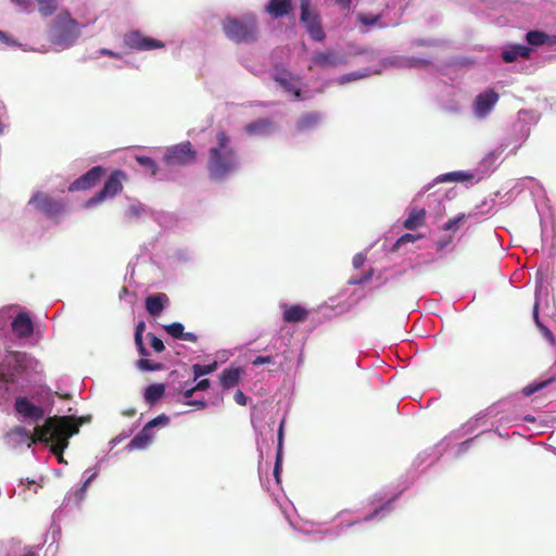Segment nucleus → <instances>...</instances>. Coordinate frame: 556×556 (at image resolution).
I'll use <instances>...</instances> for the list:
<instances>
[{
  "label": "nucleus",
  "instance_id": "obj_24",
  "mask_svg": "<svg viewBox=\"0 0 556 556\" xmlns=\"http://www.w3.org/2000/svg\"><path fill=\"white\" fill-rule=\"evenodd\" d=\"M530 53L531 49L529 47L523 45H515L502 52V59L506 63H511L516 61L518 58L529 59Z\"/></svg>",
  "mask_w": 556,
  "mask_h": 556
},
{
  "label": "nucleus",
  "instance_id": "obj_6",
  "mask_svg": "<svg viewBox=\"0 0 556 556\" xmlns=\"http://www.w3.org/2000/svg\"><path fill=\"white\" fill-rule=\"evenodd\" d=\"M198 152L190 141H182L169 147L164 155V162L168 166H186L197 161Z\"/></svg>",
  "mask_w": 556,
  "mask_h": 556
},
{
  "label": "nucleus",
  "instance_id": "obj_8",
  "mask_svg": "<svg viewBox=\"0 0 556 556\" xmlns=\"http://www.w3.org/2000/svg\"><path fill=\"white\" fill-rule=\"evenodd\" d=\"M126 179V174L123 170H114L109 176L103 188L86 203L87 206L94 205L104 201L106 198H112L123 190V180Z\"/></svg>",
  "mask_w": 556,
  "mask_h": 556
},
{
  "label": "nucleus",
  "instance_id": "obj_52",
  "mask_svg": "<svg viewBox=\"0 0 556 556\" xmlns=\"http://www.w3.org/2000/svg\"><path fill=\"white\" fill-rule=\"evenodd\" d=\"M194 392H197L195 389H193V386L191 387H188L186 388L184 391H182V396L189 401L191 399V396L194 394Z\"/></svg>",
  "mask_w": 556,
  "mask_h": 556
},
{
  "label": "nucleus",
  "instance_id": "obj_47",
  "mask_svg": "<svg viewBox=\"0 0 556 556\" xmlns=\"http://www.w3.org/2000/svg\"><path fill=\"white\" fill-rule=\"evenodd\" d=\"M12 2L18 5L25 12H28L31 8L30 0H12Z\"/></svg>",
  "mask_w": 556,
  "mask_h": 556
},
{
  "label": "nucleus",
  "instance_id": "obj_3",
  "mask_svg": "<svg viewBox=\"0 0 556 556\" xmlns=\"http://www.w3.org/2000/svg\"><path fill=\"white\" fill-rule=\"evenodd\" d=\"M226 37L236 43H250L257 39L258 24L254 14H245L239 18L226 17L223 21Z\"/></svg>",
  "mask_w": 556,
  "mask_h": 556
},
{
  "label": "nucleus",
  "instance_id": "obj_22",
  "mask_svg": "<svg viewBox=\"0 0 556 556\" xmlns=\"http://www.w3.org/2000/svg\"><path fill=\"white\" fill-rule=\"evenodd\" d=\"M292 11L291 0H270L266 5V12L274 18L288 15Z\"/></svg>",
  "mask_w": 556,
  "mask_h": 556
},
{
  "label": "nucleus",
  "instance_id": "obj_17",
  "mask_svg": "<svg viewBox=\"0 0 556 556\" xmlns=\"http://www.w3.org/2000/svg\"><path fill=\"white\" fill-rule=\"evenodd\" d=\"M12 330L21 338H28L34 332V324L26 313H20L12 321Z\"/></svg>",
  "mask_w": 556,
  "mask_h": 556
},
{
  "label": "nucleus",
  "instance_id": "obj_44",
  "mask_svg": "<svg viewBox=\"0 0 556 556\" xmlns=\"http://www.w3.org/2000/svg\"><path fill=\"white\" fill-rule=\"evenodd\" d=\"M233 397L237 404L241 406L247 405L248 396L241 390H237Z\"/></svg>",
  "mask_w": 556,
  "mask_h": 556
},
{
  "label": "nucleus",
  "instance_id": "obj_11",
  "mask_svg": "<svg viewBox=\"0 0 556 556\" xmlns=\"http://www.w3.org/2000/svg\"><path fill=\"white\" fill-rule=\"evenodd\" d=\"M43 428L45 424L42 426H36L34 432H30L23 427L16 426L7 433L8 443L13 447L22 444H26L27 447H30L33 444L40 442V440H36V435Z\"/></svg>",
  "mask_w": 556,
  "mask_h": 556
},
{
  "label": "nucleus",
  "instance_id": "obj_10",
  "mask_svg": "<svg viewBox=\"0 0 556 556\" xmlns=\"http://www.w3.org/2000/svg\"><path fill=\"white\" fill-rule=\"evenodd\" d=\"M123 43L130 50L147 51L164 48L161 40L147 37L138 30L126 33L123 37Z\"/></svg>",
  "mask_w": 556,
  "mask_h": 556
},
{
  "label": "nucleus",
  "instance_id": "obj_49",
  "mask_svg": "<svg viewBox=\"0 0 556 556\" xmlns=\"http://www.w3.org/2000/svg\"><path fill=\"white\" fill-rule=\"evenodd\" d=\"M144 330H146V323L143 320H141L136 326L135 339L142 338V334H143Z\"/></svg>",
  "mask_w": 556,
  "mask_h": 556
},
{
  "label": "nucleus",
  "instance_id": "obj_7",
  "mask_svg": "<svg viewBox=\"0 0 556 556\" xmlns=\"http://www.w3.org/2000/svg\"><path fill=\"white\" fill-rule=\"evenodd\" d=\"M301 22L305 25L311 38L316 41L325 39L319 15L311 9V0H300Z\"/></svg>",
  "mask_w": 556,
  "mask_h": 556
},
{
  "label": "nucleus",
  "instance_id": "obj_13",
  "mask_svg": "<svg viewBox=\"0 0 556 556\" xmlns=\"http://www.w3.org/2000/svg\"><path fill=\"white\" fill-rule=\"evenodd\" d=\"M14 409L18 415L34 422H38L45 417L43 408L33 404L27 397H16Z\"/></svg>",
  "mask_w": 556,
  "mask_h": 556
},
{
  "label": "nucleus",
  "instance_id": "obj_16",
  "mask_svg": "<svg viewBox=\"0 0 556 556\" xmlns=\"http://www.w3.org/2000/svg\"><path fill=\"white\" fill-rule=\"evenodd\" d=\"M275 81H277L286 91L292 92L294 98L301 99V90L295 88L293 84V76L290 72L285 68H276L273 75Z\"/></svg>",
  "mask_w": 556,
  "mask_h": 556
},
{
  "label": "nucleus",
  "instance_id": "obj_20",
  "mask_svg": "<svg viewBox=\"0 0 556 556\" xmlns=\"http://www.w3.org/2000/svg\"><path fill=\"white\" fill-rule=\"evenodd\" d=\"M274 124L269 118H260L244 126L245 134L250 136H264L273 131Z\"/></svg>",
  "mask_w": 556,
  "mask_h": 556
},
{
  "label": "nucleus",
  "instance_id": "obj_28",
  "mask_svg": "<svg viewBox=\"0 0 556 556\" xmlns=\"http://www.w3.org/2000/svg\"><path fill=\"white\" fill-rule=\"evenodd\" d=\"M218 367V364L216 361L212 362L207 365L202 364H194L192 365V372H193V381H197L200 377L208 375L213 371H215Z\"/></svg>",
  "mask_w": 556,
  "mask_h": 556
},
{
  "label": "nucleus",
  "instance_id": "obj_27",
  "mask_svg": "<svg viewBox=\"0 0 556 556\" xmlns=\"http://www.w3.org/2000/svg\"><path fill=\"white\" fill-rule=\"evenodd\" d=\"M319 121H320V116L318 113H315V112L305 113L298 119L296 128H298V130H301V131L307 130V129H311V128L317 126Z\"/></svg>",
  "mask_w": 556,
  "mask_h": 556
},
{
  "label": "nucleus",
  "instance_id": "obj_42",
  "mask_svg": "<svg viewBox=\"0 0 556 556\" xmlns=\"http://www.w3.org/2000/svg\"><path fill=\"white\" fill-rule=\"evenodd\" d=\"M380 14H377V15H367V14H358V21L364 24V25H367V26H371V25H375L379 20H380Z\"/></svg>",
  "mask_w": 556,
  "mask_h": 556
},
{
  "label": "nucleus",
  "instance_id": "obj_39",
  "mask_svg": "<svg viewBox=\"0 0 556 556\" xmlns=\"http://www.w3.org/2000/svg\"><path fill=\"white\" fill-rule=\"evenodd\" d=\"M144 208L141 204H131L125 211V216L128 219L138 218L142 215Z\"/></svg>",
  "mask_w": 556,
  "mask_h": 556
},
{
  "label": "nucleus",
  "instance_id": "obj_41",
  "mask_svg": "<svg viewBox=\"0 0 556 556\" xmlns=\"http://www.w3.org/2000/svg\"><path fill=\"white\" fill-rule=\"evenodd\" d=\"M465 215L460 214L454 218L448 219L442 227L443 230L451 231L458 228V224L464 219Z\"/></svg>",
  "mask_w": 556,
  "mask_h": 556
},
{
  "label": "nucleus",
  "instance_id": "obj_34",
  "mask_svg": "<svg viewBox=\"0 0 556 556\" xmlns=\"http://www.w3.org/2000/svg\"><path fill=\"white\" fill-rule=\"evenodd\" d=\"M137 367L143 371H155V370H161L163 368V364L154 363L147 358H140L137 362Z\"/></svg>",
  "mask_w": 556,
  "mask_h": 556
},
{
  "label": "nucleus",
  "instance_id": "obj_26",
  "mask_svg": "<svg viewBox=\"0 0 556 556\" xmlns=\"http://www.w3.org/2000/svg\"><path fill=\"white\" fill-rule=\"evenodd\" d=\"M165 394V384L163 383H153L150 384L144 391V401L149 405H154L157 403Z\"/></svg>",
  "mask_w": 556,
  "mask_h": 556
},
{
  "label": "nucleus",
  "instance_id": "obj_50",
  "mask_svg": "<svg viewBox=\"0 0 556 556\" xmlns=\"http://www.w3.org/2000/svg\"><path fill=\"white\" fill-rule=\"evenodd\" d=\"M100 54L108 55V56L113 58V59H118V60L122 59V54L121 53L114 52V51H112L110 49H105V48L100 50Z\"/></svg>",
  "mask_w": 556,
  "mask_h": 556
},
{
  "label": "nucleus",
  "instance_id": "obj_45",
  "mask_svg": "<svg viewBox=\"0 0 556 556\" xmlns=\"http://www.w3.org/2000/svg\"><path fill=\"white\" fill-rule=\"evenodd\" d=\"M186 405L193 406L197 409H204L207 404L204 400H189L185 402Z\"/></svg>",
  "mask_w": 556,
  "mask_h": 556
},
{
  "label": "nucleus",
  "instance_id": "obj_54",
  "mask_svg": "<svg viewBox=\"0 0 556 556\" xmlns=\"http://www.w3.org/2000/svg\"><path fill=\"white\" fill-rule=\"evenodd\" d=\"M0 40L3 42H8V36L4 31L0 30Z\"/></svg>",
  "mask_w": 556,
  "mask_h": 556
},
{
  "label": "nucleus",
  "instance_id": "obj_9",
  "mask_svg": "<svg viewBox=\"0 0 556 556\" xmlns=\"http://www.w3.org/2000/svg\"><path fill=\"white\" fill-rule=\"evenodd\" d=\"M169 422L168 416L162 414L152 420H150L146 426L132 438V440L128 444V448L130 450H142L146 448L152 441L153 438V428L159 426H167Z\"/></svg>",
  "mask_w": 556,
  "mask_h": 556
},
{
  "label": "nucleus",
  "instance_id": "obj_30",
  "mask_svg": "<svg viewBox=\"0 0 556 556\" xmlns=\"http://www.w3.org/2000/svg\"><path fill=\"white\" fill-rule=\"evenodd\" d=\"M42 16L52 15L58 9L56 0H35Z\"/></svg>",
  "mask_w": 556,
  "mask_h": 556
},
{
  "label": "nucleus",
  "instance_id": "obj_1",
  "mask_svg": "<svg viewBox=\"0 0 556 556\" xmlns=\"http://www.w3.org/2000/svg\"><path fill=\"white\" fill-rule=\"evenodd\" d=\"M239 156L231 144L230 136L219 129L216 142L208 149L206 169L211 180L223 181L233 175L239 168Z\"/></svg>",
  "mask_w": 556,
  "mask_h": 556
},
{
  "label": "nucleus",
  "instance_id": "obj_56",
  "mask_svg": "<svg viewBox=\"0 0 556 556\" xmlns=\"http://www.w3.org/2000/svg\"><path fill=\"white\" fill-rule=\"evenodd\" d=\"M361 260H357V257L354 258V265L357 267L359 266Z\"/></svg>",
  "mask_w": 556,
  "mask_h": 556
},
{
  "label": "nucleus",
  "instance_id": "obj_60",
  "mask_svg": "<svg viewBox=\"0 0 556 556\" xmlns=\"http://www.w3.org/2000/svg\"><path fill=\"white\" fill-rule=\"evenodd\" d=\"M134 414H135V412H134V410H131V412H130V410H127V415L132 416Z\"/></svg>",
  "mask_w": 556,
  "mask_h": 556
},
{
  "label": "nucleus",
  "instance_id": "obj_14",
  "mask_svg": "<svg viewBox=\"0 0 556 556\" xmlns=\"http://www.w3.org/2000/svg\"><path fill=\"white\" fill-rule=\"evenodd\" d=\"M500 99L494 89H488L479 93L475 99L473 110L478 117H485L493 110Z\"/></svg>",
  "mask_w": 556,
  "mask_h": 556
},
{
  "label": "nucleus",
  "instance_id": "obj_38",
  "mask_svg": "<svg viewBox=\"0 0 556 556\" xmlns=\"http://www.w3.org/2000/svg\"><path fill=\"white\" fill-rule=\"evenodd\" d=\"M538 308H539V304L535 303L534 305V309H533V315H534V319H535V323L536 325L540 327V329L542 330L544 337L551 341L552 343H554L555 341V338H554V334L553 332L547 328L545 327L544 325L541 324L540 319H539V313H538Z\"/></svg>",
  "mask_w": 556,
  "mask_h": 556
},
{
  "label": "nucleus",
  "instance_id": "obj_21",
  "mask_svg": "<svg viewBox=\"0 0 556 556\" xmlns=\"http://www.w3.org/2000/svg\"><path fill=\"white\" fill-rule=\"evenodd\" d=\"M307 317L308 311L299 304L285 306L282 318L286 323H301L306 320Z\"/></svg>",
  "mask_w": 556,
  "mask_h": 556
},
{
  "label": "nucleus",
  "instance_id": "obj_35",
  "mask_svg": "<svg viewBox=\"0 0 556 556\" xmlns=\"http://www.w3.org/2000/svg\"><path fill=\"white\" fill-rule=\"evenodd\" d=\"M165 331L175 339H180L184 332V325L181 323H172L164 326Z\"/></svg>",
  "mask_w": 556,
  "mask_h": 556
},
{
  "label": "nucleus",
  "instance_id": "obj_33",
  "mask_svg": "<svg viewBox=\"0 0 556 556\" xmlns=\"http://www.w3.org/2000/svg\"><path fill=\"white\" fill-rule=\"evenodd\" d=\"M470 176L471 175L465 174L463 172H452V173H446V174L440 175L437 178V181H439V182L463 181V180L469 178Z\"/></svg>",
  "mask_w": 556,
  "mask_h": 556
},
{
  "label": "nucleus",
  "instance_id": "obj_31",
  "mask_svg": "<svg viewBox=\"0 0 556 556\" xmlns=\"http://www.w3.org/2000/svg\"><path fill=\"white\" fill-rule=\"evenodd\" d=\"M137 163L143 167L146 170L150 172L152 176H154L157 172V164L156 162L150 157L144 155H137L136 157Z\"/></svg>",
  "mask_w": 556,
  "mask_h": 556
},
{
  "label": "nucleus",
  "instance_id": "obj_4",
  "mask_svg": "<svg viewBox=\"0 0 556 556\" xmlns=\"http://www.w3.org/2000/svg\"><path fill=\"white\" fill-rule=\"evenodd\" d=\"M50 36L55 45H72L79 36L77 21L72 18L68 12H61L50 26Z\"/></svg>",
  "mask_w": 556,
  "mask_h": 556
},
{
  "label": "nucleus",
  "instance_id": "obj_32",
  "mask_svg": "<svg viewBox=\"0 0 556 556\" xmlns=\"http://www.w3.org/2000/svg\"><path fill=\"white\" fill-rule=\"evenodd\" d=\"M281 465H282V425L280 426V429H279V443H278L277 455H276L275 468H274V476H275L277 482H279Z\"/></svg>",
  "mask_w": 556,
  "mask_h": 556
},
{
  "label": "nucleus",
  "instance_id": "obj_57",
  "mask_svg": "<svg viewBox=\"0 0 556 556\" xmlns=\"http://www.w3.org/2000/svg\"><path fill=\"white\" fill-rule=\"evenodd\" d=\"M361 260H357V257L354 258V265L357 267L359 266Z\"/></svg>",
  "mask_w": 556,
  "mask_h": 556
},
{
  "label": "nucleus",
  "instance_id": "obj_25",
  "mask_svg": "<svg viewBox=\"0 0 556 556\" xmlns=\"http://www.w3.org/2000/svg\"><path fill=\"white\" fill-rule=\"evenodd\" d=\"M341 58L331 51L317 52L313 56V63L319 67L337 66Z\"/></svg>",
  "mask_w": 556,
  "mask_h": 556
},
{
  "label": "nucleus",
  "instance_id": "obj_61",
  "mask_svg": "<svg viewBox=\"0 0 556 556\" xmlns=\"http://www.w3.org/2000/svg\"><path fill=\"white\" fill-rule=\"evenodd\" d=\"M134 414H135V412H134V410H131V412H130V410H127V415L132 416Z\"/></svg>",
  "mask_w": 556,
  "mask_h": 556
},
{
  "label": "nucleus",
  "instance_id": "obj_46",
  "mask_svg": "<svg viewBox=\"0 0 556 556\" xmlns=\"http://www.w3.org/2000/svg\"><path fill=\"white\" fill-rule=\"evenodd\" d=\"M135 343H136V346L138 349V352L141 356H148L149 355V351L147 350V348L144 346L143 344V339L140 338V339H135Z\"/></svg>",
  "mask_w": 556,
  "mask_h": 556
},
{
  "label": "nucleus",
  "instance_id": "obj_37",
  "mask_svg": "<svg viewBox=\"0 0 556 556\" xmlns=\"http://www.w3.org/2000/svg\"><path fill=\"white\" fill-rule=\"evenodd\" d=\"M553 381V379H547V380H544V381H541V382H536V383H531L529 386H527L525 389H523V394L526 396H530L532 395L533 393L544 389L545 387H547L551 382Z\"/></svg>",
  "mask_w": 556,
  "mask_h": 556
},
{
  "label": "nucleus",
  "instance_id": "obj_59",
  "mask_svg": "<svg viewBox=\"0 0 556 556\" xmlns=\"http://www.w3.org/2000/svg\"><path fill=\"white\" fill-rule=\"evenodd\" d=\"M376 514H377V511H375L372 515H370L369 517H367V518H366V520H370V519H372L374 515H376Z\"/></svg>",
  "mask_w": 556,
  "mask_h": 556
},
{
  "label": "nucleus",
  "instance_id": "obj_40",
  "mask_svg": "<svg viewBox=\"0 0 556 556\" xmlns=\"http://www.w3.org/2000/svg\"><path fill=\"white\" fill-rule=\"evenodd\" d=\"M148 337L150 338V344H151L152 349L156 353H161V352H163L165 350V345H164L163 341L160 338H157L152 332H149Z\"/></svg>",
  "mask_w": 556,
  "mask_h": 556
},
{
  "label": "nucleus",
  "instance_id": "obj_15",
  "mask_svg": "<svg viewBox=\"0 0 556 556\" xmlns=\"http://www.w3.org/2000/svg\"><path fill=\"white\" fill-rule=\"evenodd\" d=\"M104 174V168L101 166H94L85 173L83 176L77 178L70 186V191L85 190L94 186L101 176Z\"/></svg>",
  "mask_w": 556,
  "mask_h": 556
},
{
  "label": "nucleus",
  "instance_id": "obj_43",
  "mask_svg": "<svg viewBox=\"0 0 556 556\" xmlns=\"http://www.w3.org/2000/svg\"><path fill=\"white\" fill-rule=\"evenodd\" d=\"M273 362V357L267 355V356H257L255 357L253 361H252V364L254 366H261V365H264V364H270Z\"/></svg>",
  "mask_w": 556,
  "mask_h": 556
},
{
  "label": "nucleus",
  "instance_id": "obj_5",
  "mask_svg": "<svg viewBox=\"0 0 556 556\" xmlns=\"http://www.w3.org/2000/svg\"><path fill=\"white\" fill-rule=\"evenodd\" d=\"M31 358L26 353L10 352L0 363V381L15 382V380L23 375L28 368Z\"/></svg>",
  "mask_w": 556,
  "mask_h": 556
},
{
  "label": "nucleus",
  "instance_id": "obj_51",
  "mask_svg": "<svg viewBox=\"0 0 556 556\" xmlns=\"http://www.w3.org/2000/svg\"><path fill=\"white\" fill-rule=\"evenodd\" d=\"M180 340L189 341V342H197L198 337L193 332H182V336Z\"/></svg>",
  "mask_w": 556,
  "mask_h": 556
},
{
  "label": "nucleus",
  "instance_id": "obj_55",
  "mask_svg": "<svg viewBox=\"0 0 556 556\" xmlns=\"http://www.w3.org/2000/svg\"><path fill=\"white\" fill-rule=\"evenodd\" d=\"M23 556H38L37 553L35 552H27L26 554H24Z\"/></svg>",
  "mask_w": 556,
  "mask_h": 556
},
{
  "label": "nucleus",
  "instance_id": "obj_36",
  "mask_svg": "<svg viewBox=\"0 0 556 556\" xmlns=\"http://www.w3.org/2000/svg\"><path fill=\"white\" fill-rule=\"evenodd\" d=\"M420 238H422L421 235L404 233L395 241V243L392 247V251H396L401 245L406 244L408 242H415Z\"/></svg>",
  "mask_w": 556,
  "mask_h": 556
},
{
  "label": "nucleus",
  "instance_id": "obj_19",
  "mask_svg": "<svg viewBox=\"0 0 556 556\" xmlns=\"http://www.w3.org/2000/svg\"><path fill=\"white\" fill-rule=\"evenodd\" d=\"M243 370L239 367H228L219 375V383L224 390H229L240 382Z\"/></svg>",
  "mask_w": 556,
  "mask_h": 556
},
{
  "label": "nucleus",
  "instance_id": "obj_23",
  "mask_svg": "<svg viewBox=\"0 0 556 556\" xmlns=\"http://www.w3.org/2000/svg\"><path fill=\"white\" fill-rule=\"evenodd\" d=\"M426 223V210L422 207H413L408 217L404 220L403 226L408 230H416Z\"/></svg>",
  "mask_w": 556,
  "mask_h": 556
},
{
  "label": "nucleus",
  "instance_id": "obj_12",
  "mask_svg": "<svg viewBox=\"0 0 556 556\" xmlns=\"http://www.w3.org/2000/svg\"><path fill=\"white\" fill-rule=\"evenodd\" d=\"M29 204L50 217L58 216L64 211V204L61 201L54 200L42 192L34 194Z\"/></svg>",
  "mask_w": 556,
  "mask_h": 556
},
{
  "label": "nucleus",
  "instance_id": "obj_29",
  "mask_svg": "<svg viewBox=\"0 0 556 556\" xmlns=\"http://www.w3.org/2000/svg\"><path fill=\"white\" fill-rule=\"evenodd\" d=\"M527 41L532 46H541L544 43H552L549 36L544 31L531 30L527 33Z\"/></svg>",
  "mask_w": 556,
  "mask_h": 556
},
{
  "label": "nucleus",
  "instance_id": "obj_18",
  "mask_svg": "<svg viewBox=\"0 0 556 556\" xmlns=\"http://www.w3.org/2000/svg\"><path fill=\"white\" fill-rule=\"evenodd\" d=\"M168 302L167 294L163 292L152 294L146 298V309L151 316L156 317L161 315Z\"/></svg>",
  "mask_w": 556,
  "mask_h": 556
},
{
  "label": "nucleus",
  "instance_id": "obj_2",
  "mask_svg": "<svg viewBox=\"0 0 556 556\" xmlns=\"http://www.w3.org/2000/svg\"><path fill=\"white\" fill-rule=\"evenodd\" d=\"M79 426L80 424H77L72 416L48 417L45 420V428L37 433L36 440L50 444L51 452L58 457L59 463H62L68 440L78 433Z\"/></svg>",
  "mask_w": 556,
  "mask_h": 556
},
{
  "label": "nucleus",
  "instance_id": "obj_58",
  "mask_svg": "<svg viewBox=\"0 0 556 556\" xmlns=\"http://www.w3.org/2000/svg\"><path fill=\"white\" fill-rule=\"evenodd\" d=\"M472 440H473V439H468V440L464 441V442L462 443V445H467V444H469Z\"/></svg>",
  "mask_w": 556,
  "mask_h": 556
},
{
  "label": "nucleus",
  "instance_id": "obj_53",
  "mask_svg": "<svg viewBox=\"0 0 556 556\" xmlns=\"http://www.w3.org/2000/svg\"><path fill=\"white\" fill-rule=\"evenodd\" d=\"M90 480H91V477L84 483V485L79 490H77V492H76L77 497H79V498L84 497L87 484L90 482Z\"/></svg>",
  "mask_w": 556,
  "mask_h": 556
},
{
  "label": "nucleus",
  "instance_id": "obj_48",
  "mask_svg": "<svg viewBox=\"0 0 556 556\" xmlns=\"http://www.w3.org/2000/svg\"><path fill=\"white\" fill-rule=\"evenodd\" d=\"M211 386V381L208 379H202L197 384L193 386V389L197 391H204L207 390Z\"/></svg>",
  "mask_w": 556,
  "mask_h": 556
}]
</instances>
